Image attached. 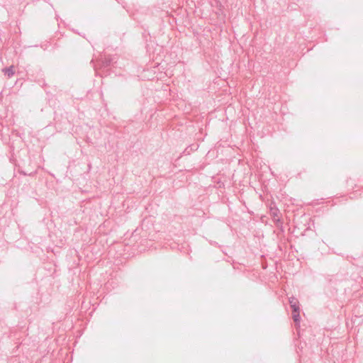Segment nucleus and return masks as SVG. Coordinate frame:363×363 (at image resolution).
Masks as SVG:
<instances>
[{
    "label": "nucleus",
    "mask_w": 363,
    "mask_h": 363,
    "mask_svg": "<svg viewBox=\"0 0 363 363\" xmlns=\"http://www.w3.org/2000/svg\"><path fill=\"white\" fill-rule=\"evenodd\" d=\"M270 214L271 216H272V218H273V221L274 223H275V225L278 227V228H282V221L281 220L280 218H279V211L278 208H272L271 210H270Z\"/></svg>",
    "instance_id": "1"
},
{
    "label": "nucleus",
    "mask_w": 363,
    "mask_h": 363,
    "mask_svg": "<svg viewBox=\"0 0 363 363\" xmlns=\"http://www.w3.org/2000/svg\"><path fill=\"white\" fill-rule=\"evenodd\" d=\"M290 306L292 309V312H297V311H300L299 303H296V304H291V306Z\"/></svg>",
    "instance_id": "4"
},
{
    "label": "nucleus",
    "mask_w": 363,
    "mask_h": 363,
    "mask_svg": "<svg viewBox=\"0 0 363 363\" xmlns=\"http://www.w3.org/2000/svg\"><path fill=\"white\" fill-rule=\"evenodd\" d=\"M292 318L296 324H298L300 323V311L297 312H292Z\"/></svg>",
    "instance_id": "3"
},
{
    "label": "nucleus",
    "mask_w": 363,
    "mask_h": 363,
    "mask_svg": "<svg viewBox=\"0 0 363 363\" xmlns=\"http://www.w3.org/2000/svg\"><path fill=\"white\" fill-rule=\"evenodd\" d=\"M110 65V61H106V66H108Z\"/></svg>",
    "instance_id": "6"
},
{
    "label": "nucleus",
    "mask_w": 363,
    "mask_h": 363,
    "mask_svg": "<svg viewBox=\"0 0 363 363\" xmlns=\"http://www.w3.org/2000/svg\"><path fill=\"white\" fill-rule=\"evenodd\" d=\"M289 304L291 306V304H296L298 303V301L294 296L289 298Z\"/></svg>",
    "instance_id": "5"
},
{
    "label": "nucleus",
    "mask_w": 363,
    "mask_h": 363,
    "mask_svg": "<svg viewBox=\"0 0 363 363\" xmlns=\"http://www.w3.org/2000/svg\"><path fill=\"white\" fill-rule=\"evenodd\" d=\"M2 72L5 75H7L9 78H11L14 74L13 66H10L9 67L4 68Z\"/></svg>",
    "instance_id": "2"
}]
</instances>
